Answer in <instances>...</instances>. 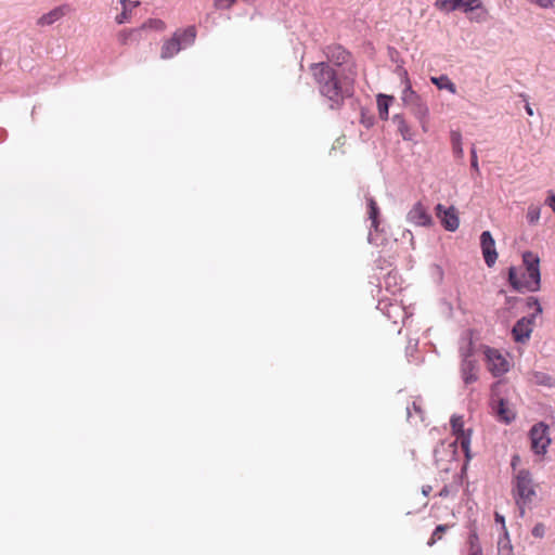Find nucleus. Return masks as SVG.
<instances>
[{"instance_id": "nucleus-31", "label": "nucleus", "mask_w": 555, "mask_h": 555, "mask_svg": "<svg viewBox=\"0 0 555 555\" xmlns=\"http://www.w3.org/2000/svg\"><path fill=\"white\" fill-rule=\"evenodd\" d=\"M399 312H403L402 308L399 305L389 304L385 313L388 318H392L393 314H398Z\"/></svg>"}, {"instance_id": "nucleus-10", "label": "nucleus", "mask_w": 555, "mask_h": 555, "mask_svg": "<svg viewBox=\"0 0 555 555\" xmlns=\"http://www.w3.org/2000/svg\"><path fill=\"white\" fill-rule=\"evenodd\" d=\"M488 370L493 376H501L508 371V362L495 349L487 348L485 351Z\"/></svg>"}, {"instance_id": "nucleus-21", "label": "nucleus", "mask_w": 555, "mask_h": 555, "mask_svg": "<svg viewBox=\"0 0 555 555\" xmlns=\"http://www.w3.org/2000/svg\"><path fill=\"white\" fill-rule=\"evenodd\" d=\"M367 207H369V219L371 220V229L378 231L379 227V208L372 197H367Z\"/></svg>"}, {"instance_id": "nucleus-27", "label": "nucleus", "mask_w": 555, "mask_h": 555, "mask_svg": "<svg viewBox=\"0 0 555 555\" xmlns=\"http://www.w3.org/2000/svg\"><path fill=\"white\" fill-rule=\"evenodd\" d=\"M447 529H448L447 525L437 526L431 534V538L427 542V544L429 546H433L438 540H440L442 538V534L446 532Z\"/></svg>"}, {"instance_id": "nucleus-22", "label": "nucleus", "mask_w": 555, "mask_h": 555, "mask_svg": "<svg viewBox=\"0 0 555 555\" xmlns=\"http://www.w3.org/2000/svg\"><path fill=\"white\" fill-rule=\"evenodd\" d=\"M451 144H452V151L456 158H463L464 156V150L462 145V134L460 131L453 130L451 131Z\"/></svg>"}, {"instance_id": "nucleus-8", "label": "nucleus", "mask_w": 555, "mask_h": 555, "mask_svg": "<svg viewBox=\"0 0 555 555\" xmlns=\"http://www.w3.org/2000/svg\"><path fill=\"white\" fill-rule=\"evenodd\" d=\"M531 448L535 454H544L551 443L548 427L544 423H538L530 429Z\"/></svg>"}, {"instance_id": "nucleus-18", "label": "nucleus", "mask_w": 555, "mask_h": 555, "mask_svg": "<svg viewBox=\"0 0 555 555\" xmlns=\"http://www.w3.org/2000/svg\"><path fill=\"white\" fill-rule=\"evenodd\" d=\"M392 121L397 125L398 131L403 140H405V141L413 140L414 134L402 115H400V114L393 115Z\"/></svg>"}, {"instance_id": "nucleus-32", "label": "nucleus", "mask_w": 555, "mask_h": 555, "mask_svg": "<svg viewBox=\"0 0 555 555\" xmlns=\"http://www.w3.org/2000/svg\"><path fill=\"white\" fill-rule=\"evenodd\" d=\"M531 3H534L542 9H551L554 5V0H531Z\"/></svg>"}, {"instance_id": "nucleus-20", "label": "nucleus", "mask_w": 555, "mask_h": 555, "mask_svg": "<svg viewBox=\"0 0 555 555\" xmlns=\"http://www.w3.org/2000/svg\"><path fill=\"white\" fill-rule=\"evenodd\" d=\"M393 98L391 95L378 94L377 95V107L378 114L382 120H387L389 115V105Z\"/></svg>"}, {"instance_id": "nucleus-42", "label": "nucleus", "mask_w": 555, "mask_h": 555, "mask_svg": "<svg viewBox=\"0 0 555 555\" xmlns=\"http://www.w3.org/2000/svg\"><path fill=\"white\" fill-rule=\"evenodd\" d=\"M129 36H130V34H122V35H121V41H122V43H126V42H127V40H128V37H129Z\"/></svg>"}, {"instance_id": "nucleus-5", "label": "nucleus", "mask_w": 555, "mask_h": 555, "mask_svg": "<svg viewBox=\"0 0 555 555\" xmlns=\"http://www.w3.org/2000/svg\"><path fill=\"white\" fill-rule=\"evenodd\" d=\"M527 307L532 310V313L529 317H524L518 320L512 331L517 343H525L530 338L534 319L542 313V307L539 300L534 297L528 298Z\"/></svg>"}, {"instance_id": "nucleus-41", "label": "nucleus", "mask_w": 555, "mask_h": 555, "mask_svg": "<svg viewBox=\"0 0 555 555\" xmlns=\"http://www.w3.org/2000/svg\"><path fill=\"white\" fill-rule=\"evenodd\" d=\"M525 109H526V112H527V114H528L529 116H532V115H533V109H532V107L530 106V104H529V103H527V104H526Z\"/></svg>"}, {"instance_id": "nucleus-34", "label": "nucleus", "mask_w": 555, "mask_h": 555, "mask_svg": "<svg viewBox=\"0 0 555 555\" xmlns=\"http://www.w3.org/2000/svg\"><path fill=\"white\" fill-rule=\"evenodd\" d=\"M421 125V128L424 132H427L428 131V121H429V116H425L424 118H416Z\"/></svg>"}, {"instance_id": "nucleus-44", "label": "nucleus", "mask_w": 555, "mask_h": 555, "mask_svg": "<svg viewBox=\"0 0 555 555\" xmlns=\"http://www.w3.org/2000/svg\"><path fill=\"white\" fill-rule=\"evenodd\" d=\"M551 208H552V210H553V211H554V214H555V207H551Z\"/></svg>"}, {"instance_id": "nucleus-28", "label": "nucleus", "mask_w": 555, "mask_h": 555, "mask_svg": "<svg viewBox=\"0 0 555 555\" xmlns=\"http://www.w3.org/2000/svg\"><path fill=\"white\" fill-rule=\"evenodd\" d=\"M453 5H454V0H437L435 2V7L438 10L447 12V13L455 11V8H453Z\"/></svg>"}, {"instance_id": "nucleus-43", "label": "nucleus", "mask_w": 555, "mask_h": 555, "mask_svg": "<svg viewBox=\"0 0 555 555\" xmlns=\"http://www.w3.org/2000/svg\"><path fill=\"white\" fill-rule=\"evenodd\" d=\"M367 240H369L370 243H373L374 240H373L372 231H370Z\"/></svg>"}, {"instance_id": "nucleus-35", "label": "nucleus", "mask_w": 555, "mask_h": 555, "mask_svg": "<svg viewBox=\"0 0 555 555\" xmlns=\"http://www.w3.org/2000/svg\"><path fill=\"white\" fill-rule=\"evenodd\" d=\"M544 533V528L542 525H537L534 526V528L532 529V534L534 537H542Z\"/></svg>"}, {"instance_id": "nucleus-29", "label": "nucleus", "mask_w": 555, "mask_h": 555, "mask_svg": "<svg viewBox=\"0 0 555 555\" xmlns=\"http://www.w3.org/2000/svg\"><path fill=\"white\" fill-rule=\"evenodd\" d=\"M470 167H472V169H473L477 175H479V173H480L479 165H478L477 151H476L475 145H473V146H472V149H470Z\"/></svg>"}, {"instance_id": "nucleus-16", "label": "nucleus", "mask_w": 555, "mask_h": 555, "mask_svg": "<svg viewBox=\"0 0 555 555\" xmlns=\"http://www.w3.org/2000/svg\"><path fill=\"white\" fill-rule=\"evenodd\" d=\"M463 418L462 416H457V415H453L451 417V426H452V429L455 434H460L461 433V446L462 448L466 451V453L468 452V449H469V443H470V439L469 437H466L464 435V430H463Z\"/></svg>"}, {"instance_id": "nucleus-7", "label": "nucleus", "mask_w": 555, "mask_h": 555, "mask_svg": "<svg viewBox=\"0 0 555 555\" xmlns=\"http://www.w3.org/2000/svg\"><path fill=\"white\" fill-rule=\"evenodd\" d=\"M462 363L461 376L465 385H469L478 379L477 362L472 358V341H467L466 347L460 349Z\"/></svg>"}, {"instance_id": "nucleus-12", "label": "nucleus", "mask_w": 555, "mask_h": 555, "mask_svg": "<svg viewBox=\"0 0 555 555\" xmlns=\"http://www.w3.org/2000/svg\"><path fill=\"white\" fill-rule=\"evenodd\" d=\"M406 219L410 223L418 227H429L433 224V218L421 202H417L408 212Z\"/></svg>"}, {"instance_id": "nucleus-9", "label": "nucleus", "mask_w": 555, "mask_h": 555, "mask_svg": "<svg viewBox=\"0 0 555 555\" xmlns=\"http://www.w3.org/2000/svg\"><path fill=\"white\" fill-rule=\"evenodd\" d=\"M435 209L437 218L447 231L454 232L459 229L460 219L453 206L438 204Z\"/></svg>"}, {"instance_id": "nucleus-33", "label": "nucleus", "mask_w": 555, "mask_h": 555, "mask_svg": "<svg viewBox=\"0 0 555 555\" xmlns=\"http://www.w3.org/2000/svg\"><path fill=\"white\" fill-rule=\"evenodd\" d=\"M500 545V552L504 555H509L512 552V546L509 544V541H506L504 544L502 542L499 543Z\"/></svg>"}, {"instance_id": "nucleus-11", "label": "nucleus", "mask_w": 555, "mask_h": 555, "mask_svg": "<svg viewBox=\"0 0 555 555\" xmlns=\"http://www.w3.org/2000/svg\"><path fill=\"white\" fill-rule=\"evenodd\" d=\"M480 247L488 267H492L498 259L495 242L490 231H483L480 235Z\"/></svg>"}, {"instance_id": "nucleus-1", "label": "nucleus", "mask_w": 555, "mask_h": 555, "mask_svg": "<svg viewBox=\"0 0 555 555\" xmlns=\"http://www.w3.org/2000/svg\"><path fill=\"white\" fill-rule=\"evenodd\" d=\"M326 56L339 68L334 69L324 62L313 63L310 68L321 94L331 102L330 107L338 108L346 98L352 95L357 73L349 64L350 54L343 47H327Z\"/></svg>"}, {"instance_id": "nucleus-25", "label": "nucleus", "mask_w": 555, "mask_h": 555, "mask_svg": "<svg viewBox=\"0 0 555 555\" xmlns=\"http://www.w3.org/2000/svg\"><path fill=\"white\" fill-rule=\"evenodd\" d=\"M541 209L537 205H530L527 211V220L530 224H535L540 219Z\"/></svg>"}, {"instance_id": "nucleus-37", "label": "nucleus", "mask_w": 555, "mask_h": 555, "mask_svg": "<svg viewBox=\"0 0 555 555\" xmlns=\"http://www.w3.org/2000/svg\"><path fill=\"white\" fill-rule=\"evenodd\" d=\"M495 521L498 524H501L503 529H505V519L504 516L500 515L499 513H495Z\"/></svg>"}, {"instance_id": "nucleus-38", "label": "nucleus", "mask_w": 555, "mask_h": 555, "mask_svg": "<svg viewBox=\"0 0 555 555\" xmlns=\"http://www.w3.org/2000/svg\"><path fill=\"white\" fill-rule=\"evenodd\" d=\"M449 493H450L449 487H448V486H444V487L440 490L439 495H440L441 498H447V496L449 495Z\"/></svg>"}, {"instance_id": "nucleus-26", "label": "nucleus", "mask_w": 555, "mask_h": 555, "mask_svg": "<svg viewBox=\"0 0 555 555\" xmlns=\"http://www.w3.org/2000/svg\"><path fill=\"white\" fill-rule=\"evenodd\" d=\"M155 29V30H164L165 29V23L162 20L157 18H151L146 21L142 26L141 29Z\"/></svg>"}, {"instance_id": "nucleus-3", "label": "nucleus", "mask_w": 555, "mask_h": 555, "mask_svg": "<svg viewBox=\"0 0 555 555\" xmlns=\"http://www.w3.org/2000/svg\"><path fill=\"white\" fill-rule=\"evenodd\" d=\"M512 491L520 516L522 517L525 515L526 507L532 503L537 495L535 486L528 469L522 468L516 472L513 478Z\"/></svg>"}, {"instance_id": "nucleus-17", "label": "nucleus", "mask_w": 555, "mask_h": 555, "mask_svg": "<svg viewBox=\"0 0 555 555\" xmlns=\"http://www.w3.org/2000/svg\"><path fill=\"white\" fill-rule=\"evenodd\" d=\"M493 410L501 421L508 424L515 418V413L508 409L506 402L503 399H499L496 404L493 405Z\"/></svg>"}, {"instance_id": "nucleus-6", "label": "nucleus", "mask_w": 555, "mask_h": 555, "mask_svg": "<svg viewBox=\"0 0 555 555\" xmlns=\"http://www.w3.org/2000/svg\"><path fill=\"white\" fill-rule=\"evenodd\" d=\"M403 78L405 82V87L401 95L403 104L410 109L415 118H424L425 116H429V108L427 103L412 89L406 72H404Z\"/></svg>"}, {"instance_id": "nucleus-14", "label": "nucleus", "mask_w": 555, "mask_h": 555, "mask_svg": "<svg viewBox=\"0 0 555 555\" xmlns=\"http://www.w3.org/2000/svg\"><path fill=\"white\" fill-rule=\"evenodd\" d=\"M70 11L69 7L67 4L59 5L48 13L43 14L37 20L38 26H50L54 24L55 22L60 21L62 17H64L68 12Z\"/></svg>"}, {"instance_id": "nucleus-4", "label": "nucleus", "mask_w": 555, "mask_h": 555, "mask_svg": "<svg viewBox=\"0 0 555 555\" xmlns=\"http://www.w3.org/2000/svg\"><path fill=\"white\" fill-rule=\"evenodd\" d=\"M195 38L196 29L194 26H189L183 30H177L171 39L164 42L160 51V57L164 60L173 57L182 49L192 46Z\"/></svg>"}, {"instance_id": "nucleus-2", "label": "nucleus", "mask_w": 555, "mask_h": 555, "mask_svg": "<svg viewBox=\"0 0 555 555\" xmlns=\"http://www.w3.org/2000/svg\"><path fill=\"white\" fill-rule=\"evenodd\" d=\"M522 262L525 264V270H518L515 267L509 268V284L518 292H535L540 288L541 282L539 257L531 251H526L522 255Z\"/></svg>"}, {"instance_id": "nucleus-13", "label": "nucleus", "mask_w": 555, "mask_h": 555, "mask_svg": "<svg viewBox=\"0 0 555 555\" xmlns=\"http://www.w3.org/2000/svg\"><path fill=\"white\" fill-rule=\"evenodd\" d=\"M455 10H461L464 13H470L477 10H482V13H478L475 16H472L470 20L475 22H483L485 15L487 14V10L483 9L481 0H454Z\"/></svg>"}, {"instance_id": "nucleus-19", "label": "nucleus", "mask_w": 555, "mask_h": 555, "mask_svg": "<svg viewBox=\"0 0 555 555\" xmlns=\"http://www.w3.org/2000/svg\"><path fill=\"white\" fill-rule=\"evenodd\" d=\"M430 81L439 90H448L452 94L456 93V86L451 81V79L447 75H440L438 77H431Z\"/></svg>"}, {"instance_id": "nucleus-30", "label": "nucleus", "mask_w": 555, "mask_h": 555, "mask_svg": "<svg viewBox=\"0 0 555 555\" xmlns=\"http://www.w3.org/2000/svg\"><path fill=\"white\" fill-rule=\"evenodd\" d=\"M236 0H215V8L218 10L230 9Z\"/></svg>"}, {"instance_id": "nucleus-24", "label": "nucleus", "mask_w": 555, "mask_h": 555, "mask_svg": "<svg viewBox=\"0 0 555 555\" xmlns=\"http://www.w3.org/2000/svg\"><path fill=\"white\" fill-rule=\"evenodd\" d=\"M468 555H482L479 538L475 531H472L468 535Z\"/></svg>"}, {"instance_id": "nucleus-23", "label": "nucleus", "mask_w": 555, "mask_h": 555, "mask_svg": "<svg viewBox=\"0 0 555 555\" xmlns=\"http://www.w3.org/2000/svg\"><path fill=\"white\" fill-rule=\"evenodd\" d=\"M406 416L410 422H416V420H424L422 406L417 401H413L411 406H406Z\"/></svg>"}, {"instance_id": "nucleus-40", "label": "nucleus", "mask_w": 555, "mask_h": 555, "mask_svg": "<svg viewBox=\"0 0 555 555\" xmlns=\"http://www.w3.org/2000/svg\"><path fill=\"white\" fill-rule=\"evenodd\" d=\"M430 491H431V487L430 486H424L423 489H422V492H423V494L425 496H427Z\"/></svg>"}, {"instance_id": "nucleus-39", "label": "nucleus", "mask_w": 555, "mask_h": 555, "mask_svg": "<svg viewBox=\"0 0 555 555\" xmlns=\"http://www.w3.org/2000/svg\"><path fill=\"white\" fill-rule=\"evenodd\" d=\"M546 204L550 206V207H555V195H552L547 198L546 201Z\"/></svg>"}, {"instance_id": "nucleus-36", "label": "nucleus", "mask_w": 555, "mask_h": 555, "mask_svg": "<svg viewBox=\"0 0 555 555\" xmlns=\"http://www.w3.org/2000/svg\"><path fill=\"white\" fill-rule=\"evenodd\" d=\"M519 463H520V456L518 454L513 455L512 461H511V466L514 470H516Z\"/></svg>"}, {"instance_id": "nucleus-15", "label": "nucleus", "mask_w": 555, "mask_h": 555, "mask_svg": "<svg viewBox=\"0 0 555 555\" xmlns=\"http://www.w3.org/2000/svg\"><path fill=\"white\" fill-rule=\"evenodd\" d=\"M119 3L122 7V11L116 16L115 20L116 23L120 25L129 22L132 10L140 5V1L119 0Z\"/></svg>"}]
</instances>
